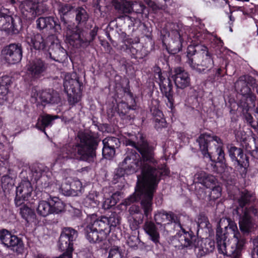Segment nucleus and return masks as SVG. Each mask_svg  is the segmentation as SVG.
<instances>
[{
    "label": "nucleus",
    "instance_id": "412c9836",
    "mask_svg": "<svg viewBox=\"0 0 258 258\" xmlns=\"http://www.w3.org/2000/svg\"><path fill=\"white\" fill-rule=\"evenodd\" d=\"M78 236L77 230L71 227H64L62 229L58 246L61 251L73 254L74 242Z\"/></svg>",
    "mask_w": 258,
    "mask_h": 258
},
{
    "label": "nucleus",
    "instance_id": "4468645a",
    "mask_svg": "<svg viewBox=\"0 0 258 258\" xmlns=\"http://www.w3.org/2000/svg\"><path fill=\"white\" fill-rule=\"evenodd\" d=\"M227 149L233 166L240 172L242 176L245 175L249 166V158L246 154L244 153L243 149L238 148L233 144H228Z\"/></svg>",
    "mask_w": 258,
    "mask_h": 258
},
{
    "label": "nucleus",
    "instance_id": "8fccbe9b",
    "mask_svg": "<svg viewBox=\"0 0 258 258\" xmlns=\"http://www.w3.org/2000/svg\"><path fill=\"white\" fill-rule=\"evenodd\" d=\"M198 225L200 228L207 229L209 231L211 228V224L209 221L208 218L203 213H201L199 215Z\"/></svg>",
    "mask_w": 258,
    "mask_h": 258
},
{
    "label": "nucleus",
    "instance_id": "ddd939ff",
    "mask_svg": "<svg viewBox=\"0 0 258 258\" xmlns=\"http://www.w3.org/2000/svg\"><path fill=\"white\" fill-rule=\"evenodd\" d=\"M74 23H69L62 28L66 33V37L70 44L76 48L88 45L85 30Z\"/></svg>",
    "mask_w": 258,
    "mask_h": 258
},
{
    "label": "nucleus",
    "instance_id": "f8f14e48",
    "mask_svg": "<svg viewBox=\"0 0 258 258\" xmlns=\"http://www.w3.org/2000/svg\"><path fill=\"white\" fill-rule=\"evenodd\" d=\"M65 210V204L57 197L49 196L46 201H39L36 208L37 214L45 217L50 214H59Z\"/></svg>",
    "mask_w": 258,
    "mask_h": 258
},
{
    "label": "nucleus",
    "instance_id": "774afa93",
    "mask_svg": "<svg viewBox=\"0 0 258 258\" xmlns=\"http://www.w3.org/2000/svg\"><path fill=\"white\" fill-rule=\"evenodd\" d=\"M236 8V10L237 11H241V12H242L243 14L244 15H247V13L245 11H244V8L242 7H235Z\"/></svg>",
    "mask_w": 258,
    "mask_h": 258
},
{
    "label": "nucleus",
    "instance_id": "0e129e2a",
    "mask_svg": "<svg viewBox=\"0 0 258 258\" xmlns=\"http://www.w3.org/2000/svg\"><path fill=\"white\" fill-rule=\"evenodd\" d=\"M124 91L125 93H126L128 97V99L127 100H129L130 101H132V99L133 100H136L134 97L133 93L131 92L130 88H125L124 90Z\"/></svg>",
    "mask_w": 258,
    "mask_h": 258
},
{
    "label": "nucleus",
    "instance_id": "a878e982",
    "mask_svg": "<svg viewBox=\"0 0 258 258\" xmlns=\"http://www.w3.org/2000/svg\"><path fill=\"white\" fill-rule=\"evenodd\" d=\"M102 143L103 157L108 160L111 159L115 154V149L120 146V142L119 139L114 137H108L103 140Z\"/></svg>",
    "mask_w": 258,
    "mask_h": 258
},
{
    "label": "nucleus",
    "instance_id": "338daca9",
    "mask_svg": "<svg viewBox=\"0 0 258 258\" xmlns=\"http://www.w3.org/2000/svg\"><path fill=\"white\" fill-rule=\"evenodd\" d=\"M139 6L140 8V9H138L137 11L136 12L138 13H141V14L143 13L144 9L146 8V7L145 6H144L143 5H141V4H140Z\"/></svg>",
    "mask_w": 258,
    "mask_h": 258
},
{
    "label": "nucleus",
    "instance_id": "423d86ee",
    "mask_svg": "<svg viewBox=\"0 0 258 258\" xmlns=\"http://www.w3.org/2000/svg\"><path fill=\"white\" fill-rule=\"evenodd\" d=\"M254 199L251 191L247 189L241 191L238 200V205L233 211V214L238 217L239 228L244 235H248L251 233L255 223L258 222V208L254 206L246 207Z\"/></svg>",
    "mask_w": 258,
    "mask_h": 258
},
{
    "label": "nucleus",
    "instance_id": "4d7b16f0",
    "mask_svg": "<svg viewBox=\"0 0 258 258\" xmlns=\"http://www.w3.org/2000/svg\"><path fill=\"white\" fill-rule=\"evenodd\" d=\"M108 258H122L121 252L118 247L110 249Z\"/></svg>",
    "mask_w": 258,
    "mask_h": 258
},
{
    "label": "nucleus",
    "instance_id": "de8ad7c7",
    "mask_svg": "<svg viewBox=\"0 0 258 258\" xmlns=\"http://www.w3.org/2000/svg\"><path fill=\"white\" fill-rule=\"evenodd\" d=\"M98 195L96 192H90L85 199V204L86 207L96 208L99 205Z\"/></svg>",
    "mask_w": 258,
    "mask_h": 258
},
{
    "label": "nucleus",
    "instance_id": "3c124183",
    "mask_svg": "<svg viewBox=\"0 0 258 258\" xmlns=\"http://www.w3.org/2000/svg\"><path fill=\"white\" fill-rule=\"evenodd\" d=\"M71 191L73 194V196H78L79 194L81 192L83 188L82 183L80 180L78 179L73 180L69 182Z\"/></svg>",
    "mask_w": 258,
    "mask_h": 258
},
{
    "label": "nucleus",
    "instance_id": "c85d7f7f",
    "mask_svg": "<svg viewBox=\"0 0 258 258\" xmlns=\"http://www.w3.org/2000/svg\"><path fill=\"white\" fill-rule=\"evenodd\" d=\"M135 153L127 155L121 163L126 175L133 174L141 169L140 162L137 158V155H139L135 151Z\"/></svg>",
    "mask_w": 258,
    "mask_h": 258
},
{
    "label": "nucleus",
    "instance_id": "0eeeda50",
    "mask_svg": "<svg viewBox=\"0 0 258 258\" xmlns=\"http://www.w3.org/2000/svg\"><path fill=\"white\" fill-rule=\"evenodd\" d=\"M255 84L253 77L246 75L239 77L235 84L237 91L241 95L238 104L239 111L246 122L253 117L251 113L255 105L256 96L251 88L253 89Z\"/></svg>",
    "mask_w": 258,
    "mask_h": 258
},
{
    "label": "nucleus",
    "instance_id": "5701e85b",
    "mask_svg": "<svg viewBox=\"0 0 258 258\" xmlns=\"http://www.w3.org/2000/svg\"><path fill=\"white\" fill-rule=\"evenodd\" d=\"M33 188L29 180H22L16 188L15 204L16 207L22 205L31 197Z\"/></svg>",
    "mask_w": 258,
    "mask_h": 258
},
{
    "label": "nucleus",
    "instance_id": "7ed1b4c3",
    "mask_svg": "<svg viewBox=\"0 0 258 258\" xmlns=\"http://www.w3.org/2000/svg\"><path fill=\"white\" fill-rule=\"evenodd\" d=\"M140 140L137 151L141 155L138 158L141 165V174L138 177V180H143L144 178L148 180H161L162 177L168 176L170 170L166 164H159L155 158L154 148L142 136L140 137Z\"/></svg>",
    "mask_w": 258,
    "mask_h": 258
},
{
    "label": "nucleus",
    "instance_id": "cd10ccee",
    "mask_svg": "<svg viewBox=\"0 0 258 258\" xmlns=\"http://www.w3.org/2000/svg\"><path fill=\"white\" fill-rule=\"evenodd\" d=\"M172 78L177 88L183 89L190 85L189 74L181 67L174 68Z\"/></svg>",
    "mask_w": 258,
    "mask_h": 258
},
{
    "label": "nucleus",
    "instance_id": "e433bc0d",
    "mask_svg": "<svg viewBox=\"0 0 258 258\" xmlns=\"http://www.w3.org/2000/svg\"><path fill=\"white\" fill-rule=\"evenodd\" d=\"M12 83V77L8 75L0 78V105L4 104L7 100L9 88Z\"/></svg>",
    "mask_w": 258,
    "mask_h": 258
},
{
    "label": "nucleus",
    "instance_id": "052dcab7",
    "mask_svg": "<svg viewBox=\"0 0 258 258\" xmlns=\"http://www.w3.org/2000/svg\"><path fill=\"white\" fill-rule=\"evenodd\" d=\"M71 215L73 219H81L82 216V211L79 209L73 208L71 211Z\"/></svg>",
    "mask_w": 258,
    "mask_h": 258
},
{
    "label": "nucleus",
    "instance_id": "79ce46f5",
    "mask_svg": "<svg viewBox=\"0 0 258 258\" xmlns=\"http://www.w3.org/2000/svg\"><path fill=\"white\" fill-rule=\"evenodd\" d=\"M73 8V6L70 4L60 3L58 5V13L63 27L69 23L67 17L71 13Z\"/></svg>",
    "mask_w": 258,
    "mask_h": 258
},
{
    "label": "nucleus",
    "instance_id": "c9c22d12",
    "mask_svg": "<svg viewBox=\"0 0 258 258\" xmlns=\"http://www.w3.org/2000/svg\"><path fill=\"white\" fill-rule=\"evenodd\" d=\"M89 15L87 11L82 7H78L75 10V21L77 25L91 29L92 24L88 23Z\"/></svg>",
    "mask_w": 258,
    "mask_h": 258
},
{
    "label": "nucleus",
    "instance_id": "a211bd4d",
    "mask_svg": "<svg viewBox=\"0 0 258 258\" xmlns=\"http://www.w3.org/2000/svg\"><path fill=\"white\" fill-rule=\"evenodd\" d=\"M64 92L67 94L68 101L72 107L79 103L82 98L83 83L79 78L65 80L63 82Z\"/></svg>",
    "mask_w": 258,
    "mask_h": 258
},
{
    "label": "nucleus",
    "instance_id": "2f4dec72",
    "mask_svg": "<svg viewBox=\"0 0 258 258\" xmlns=\"http://www.w3.org/2000/svg\"><path fill=\"white\" fill-rule=\"evenodd\" d=\"M58 117L59 116L57 115H52L48 113L40 114L37 119L36 127L47 136L46 128L51 127L53 124V121Z\"/></svg>",
    "mask_w": 258,
    "mask_h": 258
},
{
    "label": "nucleus",
    "instance_id": "603ef678",
    "mask_svg": "<svg viewBox=\"0 0 258 258\" xmlns=\"http://www.w3.org/2000/svg\"><path fill=\"white\" fill-rule=\"evenodd\" d=\"M20 177L22 180L32 181V172L31 167H25L20 173Z\"/></svg>",
    "mask_w": 258,
    "mask_h": 258
},
{
    "label": "nucleus",
    "instance_id": "37998d69",
    "mask_svg": "<svg viewBox=\"0 0 258 258\" xmlns=\"http://www.w3.org/2000/svg\"><path fill=\"white\" fill-rule=\"evenodd\" d=\"M195 183V194L199 200L215 202L217 199H212L210 197L211 190H207L205 187L198 186Z\"/></svg>",
    "mask_w": 258,
    "mask_h": 258
},
{
    "label": "nucleus",
    "instance_id": "a19ab883",
    "mask_svg": "<svg viewBox=\"0 0 258 258\" xmlns=\"http://www.w3.org/2000/svg\"><path fill=\"white\" fill-rule=\"evenodd\" d=\"M215 247V241L211 238H205L201 240L200 246L199 247L198 255L200 257L212 252Z\"/></svg>",
    "mask_w": 258,
    "mask_h": 258
},
{
    "label": "nucleus",
    "instance_id": "9d476101",
    "mask_svg": "<svg viewBox=\"0 0 258 258\" xmlns=\"http://www.w3.org/2000/svg\"><path fill=\"white\" fill-rule=\"evenodd\" d=\"M153 72L155 81L159 84L162 97L165 98L166 105L172 111L175 108V101L172 80L167 76L166 72L162 71L158 66L154 67Z\"/></svg>",
    "mask_w": 258,
    "mask_h": 258
},
{
    "label": "nucleus",
    "instance_id": "393cba45",
    "mask_svg": "<svg viewBox=\"0 0 258 258\" xmlns=\"http://www.w3.org/2000/svg\"><path fill=\"white\" fill-rule=\"evenodd\" d=\"M37 27L40 30H52L60 34L62 32V25L58 19L52 16L41 17L36 20Z\"/></svg>",
    "mask_w": 258,
    "mask_h": 258
},
{
    "label": "nucleus",
    "instance_id": "f3484780",
    "mask_svg": "<svg viewBox=\"0 0 258 258\" xmlns=\"http://www.w3.org/2000/svg\"><path fill=\"white\" fill-rule=\"evenodd\" d=\"M27 74L32 81H37L44 78L49 68L46 59L36 57L30 60L26 65Z\"/></svg>",
    "mask_w": 258,
    "mask_h": 258
},
{
    "label": "nucleus",
    "instance_id": "7c9ffc66",
    "mask_svg": "<svg viewBox=\"0 0 258 258\" xmlns=\"http://www.w3.org/2000/svg\"><path fill=\"white\" fill-rule=\"evenodd\" d=\"M229 225L230 226L229 229L231 230V233L233 234V236L236 240L235 249L232 253V256L233 258H240L242 250L246 243V239L241 236L235 223L230 224Z\"/></svg>",
    "mask_w": 258,
    "mask_h": 258
},
{
    "label": "nucleus",
    "instance_id": "6e6552de",
    "mask_svg": "<svg viewBox=\"0 0 258 258\" xmlns=\"http://www.w3.org/2000/svg\"><path fill=\"white\" fill-rule=\"evenodd\" d=\"M154 220L158 225H161L163 223H174L177 224L180 228L177 234L178 241L182 247L191 249L199 246L198 237L190 229L186 230L182 227L178 215L171 211L166 212L163 210L154 215Z\"/></svg>",
    "mask_w": 258,
    "mask_h": 258
},
{
    "label": "nucleus",
    "instance_id": "aec40b11",
    "mask_svg": "<svg viewBox=\"0 0 258 258\" xmlns=\"http://www.w3.org/2000/svg\"><path fill=\"white\" fill-rule=\"evenodd\" d=\"M0 241L4 247L18 254L23 252L24 244L22 238L12 234L6 229L0 230Z\"/></svg>",
    "mask_w": 258,
    "mask_h": 258
},
{
    "label": "nucleus",
    "instance_id": "13d9d810",
    "mask_svg": "<svg viewBox=\"0 0 258 258\" xmlns=\"http://www.w3.org/2000/svg\"><path fill=\"white\" fill-rule=\"evenodd\" d=\"M125 174H126V172L125 171L124 168L122 165L121 163L119 165V167L117 169H116L115 172V174L114 175V179L115 180L117 179L120 177L123 176Z\"/></svg>",
    "mask_w": 258,
    "mask_h": 258
},
{
    "label": "nucleus",
    "instance_id": "bb28decb",
    "mask_svg": "<svg viewBox=\"0 0 258 258\" xmlns=\"http://www.w3.org/2000/svg\"><path fill=\"white\" fill-rule=\"evenodd\" d=\"M137 109L136 100H127V102L121 101L117 104V111L120 116L128 120L135 117Z\"/></svg>",
    "mask_w": 258,
    "mask_h": 258
},
{
    "label": "nucleus",
    "instance_id": "f704fd0d",
    "mask_svg": "<svg viewBox=\"0 0 258 258\" xmlns=\"http://www.w3.org/2000/svg\"><path fill=\"white\" fill-rule=\"evenodd\" d=\"M143 229L148 235L149 239L156 245L159 243L160 234L158 228L153 222L148 220L145 221Z\"/></svg>",
    "mask_w": 258,
    "mask_h": 258
},
{
    "label": "nucleus",
    "instance_id": "680f3d73",
    "mask_svg": "<svg viewBox=\"0 0 258 258\" xmlns=\"http://www.w3.org/2000/svg\"><path fill=\"white\" fill-rule=\"evenodd\" d=\"M250 154L254 159L258 160V143H255V148L251 151Z\"/></svg>",
    "mask_w": 258,
    "mask_h": 258
},
{
    "label": "nucleus",
    "instance_id": "1a4fd4ad",
    "mask_svg": "<svg viewBox=\"0 0 258 258\" xmlns=\"http://www.w3.org/2000/svg\"><path fill=\"white\" fill-rule=\"evenodd\" d=\"M210 134L208 133L201 134L196 139V144L199 147V150L201 152L204 157H208L210 160L216 163L215 167L220 164L219 169H217L218 173L222 172L226 165L225 154L223 147L219 145L216 147V155L217 158L212 155V153L209 152L210 144Z\"/></svg>",
    "mask_w": 258,
    "mask_h": 258
},
{
    "label": "nucleus",
    "instance_id": "49530a36",
    "mask_svg": "<svg viewBox=\"0 0 258 258\" xmlns=\"http://www.w3.org/2000/svg\"><path fill=\"white\" fill-rule=\"evenodd\" d=\"M15 179L8 175H4L2 178V187L5 192H9L15 185Z\"/></svg>",
    "mask_w": 258,
    "mask_h": 258
},
{
    "label": "nucleus",
    "instance_id": "6e6d98bb",
    "mask_svg": "<svg viewBox=\"0 0 258 258\" xmlns=\"http://www.w3.org/2000/svg\"><path fill=\"white\" fill-rule=\"evenodd\" d=\"M98 29V27L96 25H95L94 26L92 25V27L91 29H89L90 30L89 36H86V39L88 41V45L95 39V37L97 35Z\"/></svg>",
    "mask_w": 258,
    "mask_h": 258
},
{
    "label": "nucleus",
    "instance_id": "c03bdc74",
    "mask_svg": "<svg viewBox=\"0 0 258 258\" xmlns=\"http://www.w3.org/2000/svg\"><path fill=\"white\" fill-rule=\"evenodd\" d=\"M209 73V79L211 81H215L227 75V70L225 68L220 67L218 68H210L207 71Z\"/></svg>",
    "mask_w": 258,
    "mask_h": 258
},
{
    "label": "nucleus",
    "instance_id": "5fc2aeb1",
    "mask_svg": "<svg viewBox=\"0 0 258 258\" xmlns=\"http://www.w3.org/2000/svg\"><path fill=\"white\" fill-rule=\"evenodd\" d=\"M128 136L130 138L126 140V145L132 146L137 150V148L139 146L140 142H137V136L131 134H128Z\"/></svg>",
    "mask_w": 258,
    "mask_h": 258
},
{
    "label": "nucleus",
    "instance_id": "f03ea898",
    "mask_svg": "<svg viewBox=\"0 0 258 258\" xmlns=\"http://www.w3.org/2000/svg\"><path fill=\"white\" fill-rule=\"evenodd\" d=\"M101 141L98 135L91 131H80L75 145L66 144L59 150L58 159H76L88 162L96 157L97 150Z\"/></svg>",
    "mask_w": 258,
    "mask_h": 258
},
{
    "label": "nucleus",
    "instance_id": "4be33fe9",
    "mask_svg": "<svg viewBox=\"0 0 258 258\" xmlns=\"http://www.w3.org/2000/svg\"><path fill=\"white\" fill-rule=\"evenodd\" d=\"M2 55L9 63L15 64L20 62L23 55L21 44L11 43L5 46L2 50Z\"/></svg>",
    "mask_w": 258,
    "mask_h": 258
},
{
    "label": "nucleus",
    "instance_id": "dca6fc26",
    "mask_svg": "<svg viewBox=\"0 0 258 258\" xmlns=\"http://www.w3.org/2000/svg\"><path fill=\"white\" fill-rule=\"evenodd\" d=\"M9 11L5 8H0V30L8 34H18L22 28V21L20 17H12Z\"/></svg>",
    "mask_w": 258,
    "mask_h": 258
},
{
    "label": "nucleus",
    "instance_id": "58836bf2",
    "mask_svg": "<svg viewBox=\"0 0 258 258\" xmlns=\"http://www.w3.org/2000/svg\"><path fill=\"white\" fill-rule=\"evenodd\" d=\"M112 4L119 14H130L133 10L131 3L126 0H112Z\"/></svg>",
    "mask_w": 258,
    "mask_h": 258
},
{
    "label": "nucleus",
    "instance_id": "864d4df0",
    "mask_svg": "<svg viewBox=\"0 0 258 258\" xmlns=\"http://www.w3.org/2000/svg\"><path fill=\"white\" fill-rule=\"evenodd\" d=\"M59 192L65 196H73L69 181H66L61 184L59 188Z\"/></svg>",
    "mask_w": 258,
    "mask_h": 258
},
{
    "label": "nucleus",
    "instance_id": "b1692460",
    "mask_svg": "<svg viewBox=\"0 0 258 258\" xmlns=\"http://www.w3.org/2000/svg\"><path fill=\"white\" fill-rule=\"evenodd\" d=\"M159 102L157 100L152 102L150 107V111L152 114V120L153 126L158 132H161L163 128L168 126V123L166 120L163 112L159 109Z\"/></svg>",
    "mask_w": 258,
    "mask_h": 258
},
{
    "label": "nucleus",
    "instance_id": "9b49d317",
    "mask_svg": "<svg viewBox=\"0 0 258 258\" xmlns=\"http://www.w3.org/2000/svg\"><path fill=\"white\" fill-rule=\"evenodd\" d=\"M32 180L36 182V188L40 191L49 192L51 183L49 169L44 164L35 163L31 166Z\"/></svg>",
    "mask_w": 258,
    "mask_h": 258
},
{
    "label": "nucleus",
    "instance_id": "09e8293b",
    "mask_svg": "<svg viewBox=\"0 0 258 258\" xmlns=\"http://www.w3.org/2000/svg\"><path fill=\"white\" fill-rule=\"evenodd\" d=\"M39 99L44 105L46 104L55 103L53 95L47 90L42 91L39 95Z\"/></svg>",
    "mask_w": 258,
    "mask_h": 258
},
{
    "label": "nucleus",
    "instance_id": "72a5a7b5",
    "mask_svg": "<svg viewBox=\"0 0 258 258\" xmlns=\"http://www.w3.org/2000/svg\"><path fill=\"white\" fill-rule=\"evenodd\" d=\"M26 42L36 50H43L46 48V43L41 34L37 33L28 34L26 38Z\"/></svg>",
    "mask_w": 258,
    "mask_h": 258
},
{
    "label": "nucleus",
    "instance_id": "69168bd1",
    "mask_svg": "<svg viewBox=\"0 0 258 258\" xmlns=\"http://www.w3.org/2000/svg\"><path fill=\"white\" fill-rule=\"evenodd\" d=\"M124 91L125 93H126L128 97V99L127 100H129L130 101H132V99L133 100H136L134 97L133 93L131 92L130 88H125L124 90Z\"/></svg>",
    "mask_w": 258,
    "mask_h": 258
},
{
    "label": "nucleus",
    "instance_id": "39448f33",
    "mask_svg": "<svg viewBox=\"0 0 258 258\" xmlns=\"http://www.w3.org/2000/svg\"><path fill=\"white\" fill-rule=\"evenodd\" d=\"M96 214L90 215L87 217L89 222L84 227L83 233L91 243H99L105 240L111 231L119 224V219L114 216H101L97 218Z\"/></svg>",
    "mask_w": 258,
    "mask_h": 258
},
{
    "label": "nucleus",
    "instance_id": "4c0bfd02",
    "mask_svg": "<svg viewBox=\"0 0 258 258\" xmlns=\"http://www.w3.org/2000/svg\"><path fill=\"white\" fill-rule=\"evenodd\" d=\"M48 51L50 58L55 61L62 62L67 58L66 50L57 44H53Z\"/></svg>",
    "mask_w": 258,
    "mask_h": 258
},
{
    "label": "nucleus",
    "instance_id": "a18cd8bd",
    "mask_svg": "<svg viewBox=\"0 0 258 258\" xmlns=\"http://www.w3.org/2000/svg\"><path fill=\"white\" fill-rule=\"evenodd\" d=\"M119 194L117 192L113 194L110 197L105 198L102 203V208L104 210H108L114 206L119 201Z\"/></svg>",
    "mask_w": 258,
    "mask_h": 258
},
{
    "label": "nucleus",
    "instance_id": "473e14b6",
    "mask_svg": "<svg viewBox=\"0 0 258 258\" xmlns=\"http://www.w3.org/2000/svg\"><path fill=\"white\" fill-rule=\"evenodd\" d=\"M233 223V222L229 223L228 226H225L224 232L223 229L219 225L216 229V238L217 240V246L218 251L220 253L224 254L226 251V243L225 240L227 238V234L228 233V230H231L229 229L230 224Z\"/></svg>",
    "mask_w": 258,
    "mask_h": 258
},
{
    "label": "nucleus",
    "instance_id": "f257e3e1",
    "mask_svg": "<svg viewBox=\"0 0 258 258\" xmlns=\"http://www.w3.org/2000/svg\"><path fill=\"white\" fill-rule=\"evenodd\" d=\"M169 36L171 40L166 46L169 53L174 55L177 53L181 50L184 42L190 41L192 45L187 47L186 56L191 68L199 73L204 74L206 70L213 68L214 55L206 46L210 41V34L194 29H191L187 34L179 29L172 30Z\"/></svg>",
    "mask_w": 258,
    "mask_h": 258
},
{
    "label": "nucleus",
    "instance_id": "ea45409f",
    "mask_svg": "<svg viewBox=\"0 0 258 258\" xmlns=\"http://www.w3.org/2000/svg\"><path fill=\"white\" fill-rule=\"evenodd\" d=\"M19 207H20V214L21 217L26 221L27 223H36L38 221L36 220V215L34 210L32 209L24 203Z\"/></svg>",
    "mask_w": 258,
    "mask_h": 258
},
{
    "label": "nucleus",
    "instance_id": "e2e57ef3",
    "mask_svg": "<svg viewBox=\"0 0 258 258\" xmlns=\"http://www.w3.org/2000/svg\"><path fill=\"white\" fill-rule=\"evenodd\" d=\"M210 143L211 142L215 141L219 145H222L223 142L222 140L221 139V138L217 136H211L210 135Z\"/></svg>",
    "mask_w": 258,
    "mask_h": 258
},
{
    "label": "nucleus",
    "instance_id": "6ab92c4d",
    "mask_svg": "<svg viewBox=\"0 0 258 258\" xmlns=\"http://www.w3.org/2000/svg\"><path fill=\"white\" fill-rule=\"evenodd\" d=\"M123 42L122 49L129 54L132 58L142 59L146 57L147 52L143 46L140 44V38H133L129 35L125 36Z\"/></svg>",
    "mask_w": 258,
    "mask_h": 258
},
{
    "label": "nucleus",
    "instance_id": "2eb2a0df",
    "mask_svg": "<svg viewBox=\"0 0 258 258\" xmlns=\"http://www.w3.org/2000/svg\"><path fill=\"white\" fill-rule=\"evenodd\" d=\"M195 183L201 184L206 188L211 190L210 197L218 199L222 195V188L218 184L217 179L213 175L204 171L197 172L195 175Z\"/></svg>",
    "mask_w": 258,
    "mask_h": 258
},
{
    "label": "nucleus",
    "instance_id": "20e7f679",
    "mask_svg": "<svg viewBox=\"0 0 258 258\" xmlns=\"http://www.w3.org/2000/svg\"><path fill=\"white\" fill-rule=\"evenodd\" d=\"M161 180L144 178L143 180H137L135 192L125 199L123 204L129 206L140 201L141 207L144 216L147 219L152 218L153 209V198Z\"/></svg>",
    "mask_w": 258,
    "mask_h": 258
},
{
    "label": "nucleus",
    "instance_id": "bf43d9fd",
    "mask_svg": "<svg viewBox=\"0 0 258 258\" xmlns=\"http://www.w3.org/2000/svg\"><path fill=\"white\" fill-rule=\"evenodd\" d=\"M139 243V238L136 236H131L127 240V243L131 247H137Z\"/></svg>",
    "mask_w": 258,
    "mask_h": 258
},
{
    "label": "nucleus",
    "instance_id": "c756f323",
    "mask_svg": "<svg viewBox=\"0 0 258 258\" xmlns=\"http://www.w3.org/2000/svg\"><path fill=\"white\" fill-rule=\"evenodd\" d=\"M33 2L32 0H24L20 5V9L21 13L26 19H32L39 13L38 10V3L36 1Z\"/></svg>",
    "mask_w": 258,
    "mask_h": 258
}]
</instances>
